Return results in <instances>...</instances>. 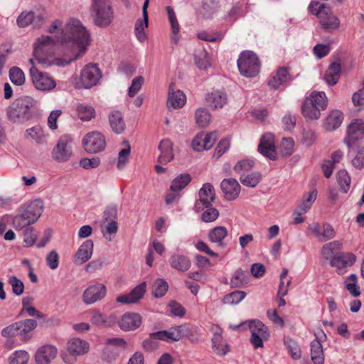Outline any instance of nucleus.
<instances>
[{
  "label": "nucleus",
  "instance_id": "8fccbe9b",
  "mask_svg": "<svg viewBox=\"0 0 364 364\" xmlns=\"http://www.w3.org/2000/svg\"><path fill=\"white\" fill-rule=\"evenodd\" d=\"M222 336L215 335L212 339L213 349L219 355H225L229 351V346L228 344L221 343Z\"/></svg>",
  "mask_w": 364,
  "mask_h": 364
},
{
  "label": "nucleus",
  "instance_id": "ddd939ff",
  "mask_svg": "<svg viewBox=\"0 0 364 364\" xmlns=\"http://www.w3.org/2000/svg\"><path fill=\"white\" fill-rule=\"evenodd\" d=\"M101 72L96 65H87L81 72L80 81L85 88H90L98 82Z\"/></svg>",
  "mask_w": 364,
  "mask_h": 364
},
{
  "label": "nucleus",
  "instance_id": "393cba45",
  "mask_svg": "<svg viewBox=\"0 0 364 364\" xmlns=\"http://www.w3.org/2000/svg\"><path fill=\"white\" fill-rule=\"evenodd\" d=\"M94 244L91 240L85 241L78 248L75 255V262L77 264H82L88 261L93 252Z\"/></svg>",
  "mask_w": 364,
  "mask_h": 364
},
{
  "label": "nucleus",
  "instance_id": "c756f323",
  "mask_svg": "<svg viewBox=\"0 0 364 364\" xmlns=\"http://www.w3.org/2000/svg\"><path fill=\"white\" fill-rule=\"evenodd\" d=\"M290 80V75L289 73L288 68L286 67L279 68L275 74L272 75L271 79L269 80V85L274 89L279 87V85L287 82Z\"/></svg>",
  "mask_w": 364,
  "mask_h": 364
},
{
  "label": "nucleus",
  "instance_id": "37998d69",
  "mask_svg": "<svg viewBox=\"0 0 364 364\" xmlns=\"http://www.w3.org/2000/svg\"><path fill=\"white\" fill-rule=\"evenodd\" d=\"M249 328L252 334H257L262 337H269L267 327L259 320H252L249 323Z\"/></svg>",
  "mask_w": 364,
  "mask_h": 364
},
{
  "label": "nucleus",
  "instance_id": "f257e3e1",
  "mask_svg": "<svg viewBox=\"0 0 364 364\" xmlns=\"http://www.w3.org/2000/svg\"><path fill=\"white\" fill-rule=\"evenodd\" d=\"M90 41V33L85 27L77 19H70L65 25L61 36V43L70 45L73 49H77L78 53L74 57L68 59L55 58L49 57L53 53V48L55 41L50 36L39 38L34 45L33 55L35 60L43 68L51 65L65 66L72 61L77 59L85 50Z\"/></svg>",
  "mask_w": 364,
  "mask_h": 364
},
{
  "label": "nucleus",
  "instance_id": "09e8293b",
  "mask_svg": "<svg viewBox=\"0 0 364 364\" xmlns=\"http://www.w3.org/2000/svg\"><path fill=\"white\" fill-rule=\"evenodd\" d=\"M245 296L246 293L245 291L237 290L224 296L222 301L225 304H237Z\"/></svg>",
  "mask_w": 364,
  "mask_h": 364
},
{
  "label": "nucleus",
  "instance_id": "de8ad7c7",
  "mask_svg": "<svg viewBox=\"0 0 364 364\" xmlns=\"http://www.w3.org/2000/svg\"><path fill=\"white\" fill-rule=\"evenodd\" d=\"M9 78L11 82L21 86L25 82V75L23 70L18 67H12L9 70Z\"/></svg>",
  "mask_w": 364,
  "mask_h": 364
},
{
  "label": "nucleus",
  "instance_id": "9d476101",
  "mask_svg": "<svg viewBox=\"0 0 364 364\" xmlns=\"http://www.w3.org/2000/svg\"><path fill=\"white\" fill-rule=\"evenodd\" d=\"M84 149L90 154H95L105 149L106 146L104 136L98 132L87 134L82 139Z\"/></svg>",
  "mask_w": 364,
  "mask_h": 364
},
{
  "label": "nucleus",
  "instance_id": "4468645a",
  "mask_svg": "<svg viewBox=\"0 0 364 364\" xmlns=\"http://www.w3.org/2000/svg\"><path fill=\"white\" fill-rule=\"evenodd\" d=\"M107 293V289L102 284L97 283L88 287L83 292L82 299L85 304L90 305L102 299Z\"/></svg>",
  "mask_w": 364,
  "mask_h": 364
},
{
  "label": "nucleus",
  "instance_id": "e2e57ef3",
  "mask_svg": "<svg viewBox=\"0 0 364 364\" xmlns=\"http://www.w3.org/2000/svg\"><path fill=\"white\" fill-rule=\"evenodd\" d=\"M19 325L18 322H16L4 328L1 331V336L5 338H12L19 335Z\"/></svg>",
  "mask_w": 364,
  "mask_h": 364
},
{
  "label": "nucleus",
  "instance_id": "cd10ccee",
  "mask_svg": "<svg viewBox=\"0 0 364 364\" xmlns=\"http://www.w3.org/2000/svg\"><path fill=\"white\" fill-rule=\"evenodd\" d=\"M161 154L158 161L161 164H167L173 159V144L169 139L162 140L159 146Z\"/></svg>",
  "mask_w": 364,
  "mask_h": 364
},
{
  "label": "nucleus",
  "instance_id": "69168bd1",
  "mask_svg": "<svg viewBox=\"0 0 364 364\" xmlns=\"http://www.w3.org/2000/svg\"><path fill=\"white\" fill-rule=\"evenodd\" d=\"M218 137V133L217 132H213L209 134L203 133V147H205V150H208L213 147L215 142L216 141Z\"/></svg>",
  "mask_w": 364,
  "mask_h": 364
},
{
  "label": "nucleus",
  "instance_id": "4be33fe9",
  "mask_svg": "<svg viewBox=\"0 0 364 364\" xmlns=\"http://www.w3.org/2000/svg\"><path fill=\"white\" fill-rule=\"evenodd\" d=\"M207 105L213 109H221L228 102L225 92L220 90H213L208 93L205 97Z\"/></svg>",
  "mask_w": 364,
  "mask_h": 364
},
{
  "label": "nucleus",
  "instance_id": "58836bf2",
  "mask_svg": "<svg viewBox=\"0 0 364 364\" xmlns=\"http://www.w3.org/2000/svg\"><path fill=\"white\" fill-rule=\"evenodd\" d=\"M195 63L198 68L205 70L210 66L208 52L204 48H198L195 52Z\"/></svg>",
  "mask_w": 364,
  "mask_h": 364
},
{
  "label": "nucleus",
  "instance_id": "a19ab883",
  "mask_svg": "<svg viewBox=\"0 0 364 364\" xmlns=\"http://www.w3.org/2000/svg\"><path fill=\"white\" fill-rule=\"evenodd\" d=\"M341 247L342 243L338 240H334L324 245L321 250V254L325 259L328 260L336 250H341Z\"/></svg>",
  "mask_w": 364,
  "mask_h": 364
},
{
  "label": "nucleus",
  "instance_id": "2f4dec72",
  "mask_svg": "<svg viewBox=\"0 0 364 364\" xmlns=\"http://www.w3.org/2000/svg\"><path fill=\"white\" fill-rule=\"evenodd\" d=\"M228 235V230L224 226H217L211 229L208 233V239L213 243H216L218 247L225 246L223 240Z\"/></svg>",
  "mask_w": 364,
  "mask_h": 364
},
{
  "label": "nucleus",
  "instance_id": "774afa93",
  "mask_svg": "<svg viewBox=\"0 0 364 364\" xmlns=\"http://www.w3.org/2000/svg\"><path fill=\"white\" fill-rule=\"evenodd\" d=\"M352 165L358 169L364 168V146L358 149L355 157L353 159Z\"/></svg>",
  "mask_w": 364,
  "mask_h": 364
},
{
  "label": "nucleus",
  "instance_id": "aec40b11",
  "mask_svg": "<svg viewBox=\"0 0 364 364\" xmlns=\"http://www.w3.org/2000/svg\"><path fill=\"white\" fill-rule=\"evenodd\" d=\"M221 189L227 200H235L240 192V186L234 178L223 179L220 184Z\"/></svg>",
  "mask_w": 364,
  "mask_h": 364
},
{
  "label": "nucleus",
  "instance_id": "c03bdc74",
  "mask_svg": "<svg viewBox=\"0 0 364 364\" xmlns=\"http://www.w3.org/2000/svg\"><path fill=\"white\" fill-rule=\"evenodd\" d=\"M29 358L27 351L23 350H15L9 357V364H27Z\"/></svg>",
  "mask_w": 364,
  "mask_h": 364
},
{
  "label": "nucleus",
  "instance_id": "3c124183",
  "mask_svg": "<svg viewBox=\"0 0 364 364\" xmlns=\"http://www.w3.org/2000/svg\"><path fill=\"white\" fill-rule=\"evenodd\" d=\"M337 181L344 193H347L350 189V178L348 172L344 170H340L337 173Z\"/></svg>",
  "mask_w": 364,
  "mask_h": 364
},
{
  "label": "nucleus",
  "instance_id": "680f3d73",
  "mask_svg": "<svg viewBox=\"0 0 364 364\" xmlns=\"http://www.w3.org/2000/svg\"><path fill=\"white\" fill-rule=\"evenodd\" d=\"M245 282V272L241 269H238L235 272L230 280V285L234 288L240 287Z\"/></svg>",
  "mask_w": 364,
  "mask_h": 364
},
{
  "label": "nucleus",
  "instance_id": "6e6552de",
  "mask_svg": "<svg viewBox=\"0 0 364 364\" xmlns=\"http://www.w3.org/2000/svg\"><path fill=\"white\" fill-rule=\"evenodd\" d=\"M72 142L69 135L62 136L52 150V158L60 163L68 161L73 155Z\"/></svg>",
  "mask_w": 364,
  "mask_h": 364
},
{
  "label": "nucleus",
  "instance_id": "a878e982",
  "mask_svg": "<svg viewBox=\"0 0 364 364\" xmlns=\"http://www.w3.org/2000/svg\"><path fill=\"white\" fill-rule=\"evenodd\" d=\"M173 85H169L168 107H172L174 109L182 107L186 101V95L181 90L174 91Z\"/></svg>",
  "mask_w": 364,
  "mask_h": 364
},
{
  "label": "nucleus",
  "instance_id": "7c9ffc66",
  "mask_svg": "<svg viewBox=\"0 0 364 364\" xmlns=\"http://www.w3.org/2000/svg\"><path fill=\"white\" fill-rule=\"evenodd\" d=\"M341 72V63L338 62L332 63L326 70L324 75V79L327 84L329 85H336L339 80Z\"/></svg>",
  "mask_w": 364,
  "mask_h": 364
},
{
  "label": "nucleus",
  "instance_id": "6e6d98bb",
  "mask_svg": "<svg viewBox=\"0 0 364 364\" xmlns=\"http://www.w3.org/2000/svg\"><path fill=\"white\" fill-rule=\"evenodd\" d=\"M316 191H313L308 194L306 198L304 196V200L299 206V211L304 213H306L311 208L312 203L316 200Z\"/></svg>",
  "mask_w": 364,
  "mask_h": 364
},
{
  "label": "nucleus",
  "instance_id": "f704fd0d",
  "mask_svg": "<svg viewBox=\"0 0 364 364\" xmlns=\"http://www.w3.org/2000/svg\"><path fill=\"white\" fill-rule=\"evenodd\" d=\"M301 112L305 118L311 120L318 119L321 115V110L313 102L306 99L303 102Z\"/></svg>",
  "mask_w": 364,
  "mask_h": 364
},
{
  "label": "nucleus",
  "instance_id": "a211bd4d",
  "mask_svg": "<svg viewBox=\"0 0 364 364\" xmlns=\"http://www.w3.org/2000/svg\"><path fill=\"white\" fill-rule=\"evenodd\" d=\"M318 20L321 28L326 31L336 30L340 25L339 19L333 14L331 9L328 6L323 11L318 12Z\"/></svg>",
  "mask_w": 364,
  "mask_h": 364
},
{
  "label": "nucleus",
  "instance_id": "2eb2a0df",
  "mask_svg": "<svg viewBox=\"0 0 364 364\" xmlns=\"http://www.w3.org/2000/svg\"><path fill=\"white\" fill-rule=\"evenodd\" d=\"M356 260L355 255L351 252H340L335 255L330 261L331 267L337 269L338 274H343L345 268L354 264Z\"/></svg>",
  "mask_w": 364,
  "mask_h": 364
},
{
  "label": "nucleus",
  "instance_id": "338daca9",
  "mask_svg": "<svg viewBox=\"0 0 364 364\" xmlns=\"http://www.w3.org/2000/svg\"><path fill=\"white\" fill-rule=\"evenodd\" d=\"M230 147V141L223 139L220 141L215 149L213 157L218 159Z\"/></svg>",
  "mask_w": 364,
  "mask_h": 364
},
{
  "label": "nucleus",
  "instance_id": "b1692460",
  "mask_svg": "<svg viewBox=\"0 0 364 364\" xmlns=\"http://www.w3.org/2000/svg\"><path fill=\"white\" fill-rule=\"evenodd\" d=\"M43 22L41 16H36L33 11L22 12L17 18V24L19 27L24 28L33 25L34 28H39Z\"/></svg>",
  "mask_w": 364,
  "mask_h": 364
},
{
  "label": "nucleus",
  "instance_id": "5701e85b",
  "mask_svg": "<svg viewBox=\"0 0 364 364\" xmlns=\"http://www.w3.org/2000/svg\"><path fill=\"white\" fill-rule=\"evenodd\" d=\"M141 323V316L136 313L124 314L119 323V327L123 331H134Z\"/></svg>",
  "mask_w": 364,
  "mask_h": 364
},
{
  "label": "nucleus",
  "instance_id": "4d7b16f0",
  "mask_svg": "<svg viewBox=\"0 0 364 364\" xmlns=\"http://www.w3.org/2000/svg\"><path fill=\"white\" fill-rule=\"evenodd\" d=\"M9 284L12 287V291L16 296L23 294L24 291V284L21 280L18 279L16 276H11L9 277Z\"/></svg>",
  "mask_w": 364,
  "mask_h": 364
},
{
  "label": "nucleus",
  "instance_id": "603ef678",
  "mask_svg": "<svg viewBox=\"0 0 364 364\" xmlns=\"http://www.w3.org/2000/svg\"><path fill=\"white\" fill-rule=\"evenodd\" d=\"M23 242L26 247L33 246L37 239V232L33 227L25 228L23 230Z\"/></svg>",
  "mask_w": 364,
  "mask_h": 364
},
{
  "label": "nucleus",
  "instance_id": "a18cd8bd",
  "mask_svg": "<svg viewBox=\"0 0 364 364\" xmlns=\"http://www.w3.org/2000/svg\"><path fill=\"white\" fill-rule=\"evenodd\" d=\"M262 176L260 173L254 172L250 174H241L240 176V182L248 187H255L261 181Z\"/></svg>",
  "mask_w": 364,
  "mask_h": 364
},
{
  "label": "nucleus",
  "instance_id": "f3484780",
  "mask_svg": "<svg viewBox=\"0 0 364 364\" xmlns=\"http://www.w3.org/2000/svg\"><path fill=\"white\" fill-rule=\"evenodd\" d=\"M364 136V121L362 119H355L347 128V136L345 142L348 146H351L355 141L362 139Z\"/></svg>",
  "mask_w": 364,
  "mask_h": 364
},
{
  "label": "nucleus",
  "instance_id": "c9c22d12",
  "mask_svg": "<svg viewBox=\"0 0 364 364\" xmlns=\"http://www.w3.org/2000/svg\"><path fill=\"white\" fill-rule=\"evenodd\" d=\"M194 117L196 124L201 128L208 127L211 121L210 112L203 107L196 109Z\"/></svg>",
  "mask_w": 364,
  "mask_h": 364
},
{
  "label": "nucleus",
  "instance_id": "72a5a7b5",
  "mask_svg": "<svg viewBox=\"0 0 364 364\" xmlns=\"http://www.w3.org/2000/svg\"><path fill=\"white\" fill-rule=\"evenodd\" d=\"M311 358L314 364H323L324 354L323 347L317 339L311 343Z\"/></svg>",
  "mask_w": 364,
  "mask_h": 364
},
{
  "label": "nucleus",
  "instance_id": "473e14b6",
  "mask_svg": "<svg viewBox=\"0 0 364 364\" xmlns=\"http://www.w3.org/2000/svg\"><path fill=\"white\" fill-rule=\"evenodd\" d=\"M109 122L112 131L116 134H119L124 131L125 123L120 112H112L109 115Z\"/></svg>",
  "mask_w": 364,
  "mask_h": 364
},
{
  "label": "nucleus",
  "instance_id": "dca6fc26",
  "mask_svg": "<svg viewBox=\"0 0 364 364\" xmlns=\"http://www.w3.org/2000/svg\"><path fill=\"white\" fill-rule=\"evenodd\" d=\"M58 349L51 344H45L39 347L35 353L36 364H50L57 357Z\"/></svg>",
  "mask_w": 364,
  "mask_h": 364
},
{
  "label": "nucleus",
  "instance_id": "412c9836",
  "mask_svg": "<svg viewBox=\"0 0 364 364\" xmlns=\"http://www.w3.org/2000/svg\"><path fill=\"white\" fill-rule=\"evenodd\" d=\"M146 292V283L137 285L129 294L117 297V301L122 304H134L139 301Z\"/></svg>",
  "mask_w": 364,
  "mask_h": 364
},
{
  "label": "nucleus",
  "instance_id": "1a4fd4ad",
  "mask_svg": "<svg viewBox=\"0 0 364 364\" xmlns=\"http://www.w3.org/2000/svg\"><path fill=\"white\" fill-rule=\"evenodd\" d=\"M215 200L214 187L210 183H204L198 191V199L195 202L194 210L196 213L203 211L205 208L212 206Z\"/></svg>",
  "mask_w": 364,
  "mask_h": 364
},
{
  "label": "nucleus",
  "instance_id": "5fc2aeb1",
  "mask_svg": "<svg viewBox=\"0 0 364 364\" xmlns=\"http://www.w3.org/2000/svg\"><path fill=\"white\" fill-rule=\"evenodd\" d=\"M254 166V161L251 159H245L238 161L234 166L235 173L240 174H245L244 172L250 171Z\"/></svg>",
  "mask_w": 364,
  "mask_h": 364
},
{
  "label": "nucleus",
  "instance_id": "39448f33",
  "mask_svg": "<svg viewBox=\"0 0 364 364\" xmlns=\"http://www.w3.org/2000/svg\"><path fill=\"white\" fill-rule=\"evenodd\" d=\"M90 350L89 343L79 338H73L67 343L65 349L61 352V358L65 364H74L77 357L85 355Z\"/></svg>",
  "mask_w": 364,
  "mask_h": 364
},
{
  "label": "nucleus",
  "instance_id": "ea45409f",
  "mask_svg": "<svg viewBox=\"0 0 364 364\" xmlns=\"http://www.w3.org/2000/svg\"><path fill=\"white\" fill-rule=\"evenodd\" d=\"M26 133L30 136L36 143L39 144H44L47 141V134H45L43 129L41 126H35L32 128L28 129Z\"/></svg>",
  "mask_w": 364,
  "mask_h": 364
},
{
  "label": "nucleus",
  "instance_id": "f8f14e48",
  "mask_svg": "<svg viewBox=\"0 0 364 364\" xmlns=\"http://www.w3.org/2000/svg\"><path fill=\"white\" fill-rule=\"evenodd\" d=\"M308 230L321 242L330 240L336 236L333 228L328 223H323L322 226L318 223H313L309 225Z\"/></svg>",
  "mask_w": 364,
  "mask_h": 364
},
{
  "label": "nucleus",
  "instance_id": "052dcab7",
  "mask_svg": "<svg viewBox=\"0 0 364 364\" xmlns=\"http://www.w3.org/2000/svg\"><path fill=\"white\" fill-rule=\"evenodd\" d=\"M144 77L138 76L132 80V85L129 88L128 95L129 97H133L140 90L144 83Z\"/></svg>",
  "mask_w": 364,
  "mask_h": 364
},
{
  "label": "nucleus",
  "instance_id": "bb28decb",
  "mask_svg": "<svg viewBox=\"0 0 364 364\" xmlns=\"http://www.w3.org/2000/svg\"><path fill=\"white\" fill-rule=\"evenodd\" d=\"M343 114L339 110H333L325 118L323 127L326 131H333L339 127L343 122Z\"/></svg>",
  "mask_w": 364,
  "mask_h": 364
},
{
  "label": "nucleus",
  "instance_id": "13d9d810",
  "mask_svg": "<svg viewBox=\"0 0 364 364\" xmlns=\"http://www.w3.org/2000/svg\"><path fill=\"white\" fill-rule=\"evenodd\" d=\"M206 210L201 214V220L204 223H211L218 218L219 211L212 206L205 208Z\"/></svg>",
  "mask_w": 364,
  "mask_h": 364
},
{
  "label": "nucleus",
  "instance_id": "864d4df0",
  "mask_svg": "<svg viewBox=\"0 0 364 364\" xmlns=\"http://www.w3.org/2000/svg\"><path fill=\"white\" fill-rule=\"evenodd\" d=\"M284 344L288 348L291 356L294 360H299L301 358V352L296 341L291 338H287L284 340Z\"/></svg>",
  "mask_w": 364,
  "mask_h": 364
},
{
  "label": "nucleus",
  "instance_id": "bf43d9fd",
  "mask_svg": "<svg viewBox=\"0 0 364 364\" xmlns=\"http://www.w3.org/2000/svg\"><path fill=\"white\" fill-rule=\"evenodd\" d=\"M79 164L80 166L85 169L95 168L100 164V159L97 156H94L90 159L82 158Z\"/></svg>",
  "mask_w": 364,
  "mask_h": 364
},
{
  "label": "nucleus",
  "instance_id": "4c0bfd02",
  "mask_svg": "<svg viewBox=\"0 0 364 364\" xmlns=\"http://www.w3.org/2000/svg\"><path fill=\"white\" fill-rule=\"evenodd\" d=\"M19 325V335L21 336L22 339L26 341L29 339L30 336L28 335L36 326V321L34 319H26L18 321Z\"/></svg>",
  "mask_w": 364,
  "mask_h": 364
},
{
  "label": "nucleus",
  "instance_id": "423d86ee",
  "mask_svg": "<svg viewBox=\"0 0 364 364\" xmlns=\"http://www.w3.org/2000/svg\"><path fill=\"white\" fill-rule=\"evenodd\" d=\"M237 66L240 73L247 77H254L259 72L260 63L257 55L252 51H243L238 60Z\"/></svg>",
  "mask_w": 364,
  "mask_h": 364
},
{
  "label": "nucleus",
  "instance_id": "20e7f679",
  "mask_svg": "<svg viewBox=\"0 0 364 364\" xmlns=\"http://www.w3.org/2000/svg\"><path fill=\"white\" fill-rule=\"evenodd\" d=\"M34 105L33 100L25 97L16 100L8 110V117L14 122H23L31 117V109Z\"/></svg>",
  "mask_w": 364,
  "mask_h": 364
},
{
  "label": "nucleus",
  "instance_id": "9b49d317",
  "mask_svg": "<svg viewBox=\"0 0 364 364\" xmlns=\"http://www.w3.org/2000/svg\"><path fill=\"white\" fill-rule=\"evenodd\" d=\"M127 348L126 341L121 338H108L103 351V359L111 362L115 360L119 353Z\"/></svg>",
  "mask_w": 364,
  "mask_h": 364
},
{
  "label": "nucleus",
  "instance_id": "c85d7f7f",
  "mask_svg": "<svg viewBox=\"0 0 364 364\" xmlns=\"http://www.w3.org/2000/svg\"><path fill=\"white\" fill-rule=\"evenodd\" d=\"M170 265L172 268L181 272L188 270L191 266L190 259L183 255L174 254L169 259Z\"/></svg>",
  "mask_w": 364,
  "mask_h": 364
},
{
  "label": "nucleus",
  "instance_id": "0e129e2a",
  "mask_svg": "<svg viewBox=\"0 0 364 364\" xmlns=\"http://www.w3.org/2000/svg\"><path fill=\"white\" fill-rule=\"evenodd\" d=\"M131 148L128 145V146L125 149H122L118 154V162L117 164V167L119 169H122L125 164L128 161L129 156L130 155Z\"/></svg>",
  "mask_w": 364,
  "mask_h": 364
},
{
  "label": "nucleus",
  "instance_id": "49530a36",
  "mask_svg": "<svg viewBox=\"0 0 364 364\" xmlns=\"http://www.w3.org/2000/svg\"><path fill=\"white\" fill-rule=\"evenodd\" d=\"M168 289V283L162 279H157L152 285V294L153 295L156 297H162L165 295V294L167 292Z\"/></svg>",
  "mask_w": 364,
  "mask_h": 364
},
{
  "label": "nucleus",
  "instance_id": "6ab92c4d",
  "mask_svg": "<svg viewBox=\"0 0 364 364\" xmlns=\"http://www.w3.org/2000/svg\"><path fill=\"white\" fill-rule=\"evenodd\" d=\"M258 151L260 154L269 159L275 160L277 159V153L272 134H266L262 136L258 146Z\"/></svg>",
  "mask_w": 364,
  "mask_h": 364
},
{
  "label": "nucleus",
  "instance_id": "e433bc0d",
  "mask_svg": "<svg viewBox=\"0 0 364 364\" xmlns=\"http://www.w3.org/2000/svg\"><path fill=\"white\" fill-rule=\"evenodd\" d=\"M191 176L188 173H182L176 177L171 183L170 190L178 192L183 190L191 181Z\"/></svg>",
  "mask_w": 364,
  "mask_h": 364
},
{
  "label": "nucleus",
  "instance_id": "f03ea898",
  "mask_svg": "<svg viewBox=\"0 0 364 364\" xmlns=\"http://www.w3.org/2000/svg\"><path fill=\"white\" fill-rule=\"evenodd\" d=\"M43 209V203L40 199H36L28 203L21 205L18 209V213L12 220V224L16 230H21L30 227L36 223L41 215Z\"/></svg>",
  "mask_w": 364,
  "mask_h": 364
},
{
  "label": "nucleus",
  "instance_id": "0eeeda50",
  "mask_svg": "<svg viewBox=\"0 0 364 364\" xmlns=\"http://www.w3.org/2000/svg\"><path fill=\"white\" fill-rule=\"evenodd\" d=\"M29 63L32 64L29 71L34 87L43 92L53 90L56 87L54 78L48 73L40 71L34 65V59H29Z\"/></svg>",
  "mask_w": 364,
  "mask_h": 364
},
{
  "label": "nucleus",
  "instance_id": "7ed1b4c3",
  "mask_svg": "<svg viewBox=\"0 0 364 364\" xmlns=\"http://www.w3.org/2000/svg\"><path fill=\"white\" fill-rule=\"evenodd\" d=\"M90 14L94 24L100 28H107L112 22L114 11L109 0H92Z\"/></svg>",
  "mask_w": 364,
  "mask_h": 364
},
{
  "label": "nucleus",
  "instance_id": "79ce46f5",
  "mask_svg": "<svg viewBox=\"0 0 364 364\" xmlns=\"http://www.w3.org/2000/svg\"><path fill=\"white\" fill-rule=\"evenodd\" d=\"M306 100L313 102L320 110H323L327 107V99L323 92H312Z\"/></svg>",
  "mask_w": 364,
  "mask_h": 364
}]
</instances>
